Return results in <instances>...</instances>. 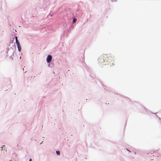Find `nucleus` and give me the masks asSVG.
<instances>
[{
    "label": "nucleus",
    "instance_id": "1",
    "mask_svg": "<svg viewBox=\"0 0 161 161\" xmlns=\"http://www.w3.org/2000/svg\"><path fill=\"white\" fill-rule=\"evenodd\" d=\"M105 59H106L107 62L108 63L107 64H104L105 65L109 64L110 66H113L114 58L110 55L103 54L98 58V61L99 63L104 64L105 62Z\"/></svg>",
    "mask_w": 161,
    "mask_h": 161
},
{
    "label": "nucleus",
    "instance_id": "2",
    "mask_svg": "<svg viewBox=\"0 0 161 161\" xmlns=\"http://www.w3.org/2000/svg\"><path fill=\"white\" fill-rule=\"evenodd\" d=\"M52 57L50 55H48L47 58V61L48 63H50L52 60Z\"/></svg>",
    "mask_w": 161,
    "mask_h": 161
},
{
    "label": "nucleus",
    "instance_id": "3",
    "mask_svg": "<svg viewBox=\"0 0 161 161\" xmlns=\"http://www.w3.org/2000/svg\"><path fill=\"white\" fill-rule=\"evenodd\" d=\"M15 40H16V43L17 44V45H20V43H19V41H18V37L17 36H15Z\"/></svg>",
    "mask_w": 161,
    "mask_h": 161
},
{
    "label": "nucleus",
    "instance_id": "4",
    "mask_svg": "<svg viewBox=\"0 0 161 161\" xmlns=\"http://www.w3.org/2000/svg\"><path fill=\"white\" fill-rule=\"evenodd\" d=\"M17 47H18V50L19 51H20L21 50V46H20V45H17Z\"/></svg>",
    "mask_w": 161,
    "mask_h": 161
},
{
    "label": "nucleus",
    "instance_id": "5",
    "mask_svg": "<svg viewBox=\"0 0 161 161\" xmlns=\"http://www.w3.org/2000/svg\"><path fill=\"white\" fill-rule=\"evenodd\" d=\"M6 149V148H5V145H3L2 147V150H5Z\"/></svg>",
    "mask_w": 161,
    "mask_h": 161
},
{
    "label": "nucleus",
    "instance_id": "6",
    "mask_svg": "<svg viewBox=\"0 0 161 161\" xmlns=\"http://www.w3.org/2000/svg\"><path fill=\"white\" fill-rule=\"evenodd\" d=\"M56 153L57 155H59L60 154V152L59 151H56Z\"/></svg>",
    "mask_w": 161,
    "mask_h": 161
},
{
    "label": "nucleus",
    "instance_id": "7",
    "mask_svg": "<svg viewBox=\"0 0 161 161\" xmlns=\"http://www.w3.org/2000/svg\"><path fill=\"white\" fill-rule=\"evenodd\" d=\"M76 20H77V19H74L73 21V23H75L76 21Z\"/></svg>",
    "mask_w": 161,
    "mask_h": 161
},
{
    "label": "nucleus",
    "instance_id": "8",
    "mask_svg": "<svg viewBox=\"0 0 161 161\" xmlns=\"http://www.w3.org/2000/svg\"><path fill=\"white\" fill-rule=\"evenodd\" d=\"M29 161H32V159H31H31H30V160H29Z\"/></svg>",
    "mask_w": 161,
    "mask_h": 161
}]
</instances>
